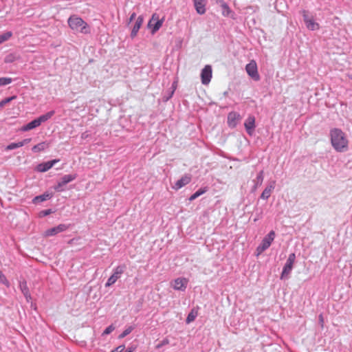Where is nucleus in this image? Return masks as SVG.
<instances>
[{
    "label": "nucleus",
    "instance_id": "obj_1",
    "mask_svg": "<svg viewBox=\"0 0 352 352\" xmlns=\"http://www.w3.org/2000/svg\"><path fill=\"white\" fill-rule=\"evenodd\" d=\"M332 147L337 152H344L348 149L349 140L346 134L338 128H333L329 131Z\"/></svg>",
    "mask_w": 352,
    "mask_h": 352
},
{
    "label": "nucleus",
    "instance_id": "obj_2",
    "mask_svg": "<svg viewBox=\"0 0 352 352\" xmlns=\"http://www.w3.org/2000/svg\"><path fill=\"white\" fill-rule=\"evenodd\" d=\"M69 28L74 31H77L82 34H89L90 29L87 23L80 17L76 15L71 16L67 21Z\"/></svg>",
    "mask_w": 352,
    "mask_h": 352
},
{
    "label": "nucleus",
    "instance_id": "obj_3",
    "mask_svg": "<svg viewBox=\"0 0 352 352\" xmlns=\"http://www.w3.org/2000/svg\"><path fill=\"white\" fill-rule=\"evenodd\" d=\"M302 16L303 17V21L305 22V24L306 25V28L311 30V31H315L320 29V24L317 22H316L314 19L313 16H310L309 14V12L302 10L301 12Z\"/></svg>",
    "mask_w": 352,
    "mask_h": 352
},
{
    "label": "nucleus",
    "instance_id": "obj_4",
    "mask_svg": "<svg viewBox=\"0 0 352 352\" xmlns=\"http://www.w3.org/2000/svg\"><path fill=\"white\" fill-rule=\"evenodd\" d=\"M77 177V174H69L63 175L54 186L56 192H60L65 190L64 186L69 182L75 180Z\"/></svg>",
    "mask_w": 352,
    "mask_h": 352
},
{
    "label": "nucleus",
    "instance_id": "obj_5",
    "mask_svg": "<svg viewBox=\"0 0 352 352\" xmlns=\"http://www.w3.org/2000/svg\"><path fill=\"white\" fill-rule=\"evenodd\" d=\"M126 269V266L124 264L116 267L113 270V274L108 278L107 283H105V287H109L113 285L117 281V280L120 278L121 274L124 273Z\"/></svg>",
    "mask_w": 352,
    "mask_h": 352
},
{
    "label": "nucleus",
    "instance_id": "obj_6",
    "mask_svg": "<svg viewBox=\"0 0 352 352\" xmlns=\"http://www.w3.org/2000/svg\"><path fill=\"white\" fill-rule=\"evenodd\" d=\"M276 234L274 230H271L262 240L261 243L256 248L258 254L267 250L275 238Z\"/></svg>",
    "mask_w": 352,
    "mask_h": 352
},
{
    "label": "nucleus",
    "instance_id": "obj_7",
    "mask_svg": "<svg viewBox=\"0 0 352 352\" xmlns=\"http://www.w3.org/2000/svg\"><path fill=\"white\" fill-rule=\"evenodd\" d=\"M296 261V254L295 253H291L289 254V256L287 259L286 263L283 268V271L281 273L280 278L283 279L286 278L292 272L293 269L294 263Z\"/></svg>",
    "mask_w": 352,
    "mask_h": 352
},
{
    "label": "nucleus",
    "instance_id": "obj_8",
    "mask_svg": "<svg viewBox=\"0 0 352 352\" xmlns=\"http://www.w3.org/2000/svg\"><path fill=\"white\" fill-rule=\"evenodd\" d=\"M247 74L254 80H260V76L258 72L257 65L254 60L251 61L245 66Z\"/></svg>",
    "mask_w": 352,
    "mask_h": 352
},
{
    "label": "nucleus",
    "instance_id": "obj_9",
    "mask_svg": "<svg viewBox=\"0 0 352 352\" xmlns=\"http://www.w3.org/2000/svg\"><path fill=\"white\" fill-rule=\"evenodd\" d=\"M69 228V225L61 223L58 225L57 226L46 230L44 232V236L46 237L55 236L60 232H65Z\"/></svg>",
    "mask_w": 352,
    "mask_h": 352
},
{
    "label": "nucleus",
    "instance_id": "obj_10",
    "mask_svg": "<svg viewBox=\"0 0 352 352\" xmlns=\"http://www.w3.org/2000/svg\"><path fill=\"white\" fill-rule=\"evenodd\" d=\"M212 67L206 65L201 72V78L203 85H208L212 78Z\"/></svg>",
    "mask_w": 352,
    "mask_h": 352
},
{
    "label": "nucleus",
    "instance_id": "obj_11",
    "mask_svg": "<svg viewBox=\"0 0 352 352\" xmlns=\"http://www.w3.org/2000/svg\"><path fill=\"white\" fill-rule=\"evenodd\" d=\"M59 161V159H54L50 161L40 163L36 166V170L40 173L46 172L52 168Z\"/></svg>",
    "mask_w": 352,
    "mask_h": 352
},
{
    "label": "nucleus",
    "instance_id": "obj_12",
    "mask_svg": "<svg viewBox=\"0 0 352 352\" xmlns=\"http://www.w3.org/2000/svg\"><path fill=\"white\" fill-rule=\"evenodd\" d=\"M188 280L186 278H177L172 283L175 290L184 292L187 287Z\"/></svg>",
    "mask_w": 352,
    "mask_h": 352
},
{
    "label": "nucleus",
    "instance_id": "obj_13",
    "mask_svg": "<svg viewBox=\"0 0 352 352\" xmlns=\"http://www.w3.org/2000/svg\"><path fill=\"white\" fill-rule=\"evenodd\" d=\"M244 126L245 128L247 133L249 135H252L254 129L256 127L255 118L254 116H248V118L245 121Z\"/></svg>",
    "mask_w": 352,
    "mask_h": 352
},
{
    "label": "nucleus",
    "instance_id": "obj_14",
    "mask_svg": "<svg viewBox=\"0 0 352 352\" xmlns=\"http://www.w3.org/2000/svg\"><path fill=\"white\" fill-rule=\"evenodd\" d=\"M192 2L197 14L201 15L206 13L207 0H192Z\"/></svg>",
    "mask_w": 352,
    "mask_h": 352
},
{
    "label": "nucleus",
    "instance_id": "obj_15",
    "mask_svg": "<svg viewBox=\"0 0 352 352\" xmlns=\"http://www.w3.org/2000/svg\"><path fill=\"white\" fill-rule=\"evenodd\" d=\"M191 181V176L190 175L186 174L182 176L179 180L176 182L173 188L177 190L182 188L183 186L189 184Z\"/></svg>",
    "mask_w": 352,
    "mask_h": 352
},
{
    "label": "nucleus",
    "instance_id": "obj_16",
    "mask_svg": "<svg viewBox=\"0 0 352 352\" xmlns=\"http://www.w3.org/2000/svg\"><path fill=\"white\" fill-rule=\"evenodd\" d=\"M240 119V115L235 111H231L228 115V124L231 128H234L237 125L238 120Z\"/></svg>",
    "mask_w": 352,
    "mask_h": 352
},
{
    "label": "nucleus",
    "instance_id": "obj_17",
    "mask_svg": "<svg viewBox=\"0 0 352 352\" xmlns=\"http://www.w3.org/2000/svg\"><path fill=\"white\" fill-rule=\"evenodd\" d=\"M275 184H276V182L275 181L270 182L267 184V186L265 187L264 190L262 192V193H261V195L260 196V198L262 199H264V200L268 199V198L271 195V193L272 192V191L275 188Z\"/></svg>",
    "mask_w": 352,
    "mask_h": 352
},
{
    "label": "nucleus",
    "instance_id": "obj_18",
    "mask_svg": "<svg viewBox=\"0 0 352 352\" xmlns=\"http://www.w3.org/2000/svg\"><path fill=\"white\" fill-rule=\"evenodd\" d=\"M143 22H144V16L142 15H140L137 18L136 21L131 30V35H130L131 38H134L137 36L139 30L140 29L141 26L142 25Z\"/></svg>",
    "mask_w": 352,
    "mask_h": 352
},
{
    "label": "nucleus",
    "instance_id": "obj_19",
    "mask_svg": "<svg viewBox=\"0 0 352 352\" xmlns=\"http://www.w3.org/2000/svg\"><path fill=\"white\" fill-rule=\"evenodd\" d=\"M19 288L27 302H29L32 299V296L28 287L27 282L25 280L21 281L19 283Z\"/></svg>",
    "mask_w": 352,
    "mask_h": 352
},
{
    "label": "nucleus",
    "instance_id": "obj_20",
    "mask_svg": "<svg viewBox=\"0 0 352 352\" xmlns=\"http://www.w3.org/2000/svg\"><path fill=\"white\" fill-rule=\"evenodd\" d=\"M53 197L52 193H50L48 192H45L43 194L36 196L32 199V203L34 204H38L43 201L50 199Z\"/></svg>",
    "mask_w": 352,
    "mask_h": 352
},
{
    "label": "nucleus",
    "instance_id": "obj_21",
    "mask_svg": "<svg viewBox=\"0 0 352 352\" xmlns=\"http://www.w3.org/2000/svg\"><path fill=\"white\" fill-rule=\"evenodd\" d=\"M264 179V171L261 170L256 175L255 179L253 180L254 185L252 186V191L254 192L256 189L261 186Z\"/></svg>",
    "mask_w": 352,
    "mask_h": 352
},
{
    "label": "nucleus",
    "instance_id": "obj_22",
    "mask_svg": "<svg viewBox=\"0 0 352 352\" xmlns=\"http://www.w3.org/2000/svg\"><path fill=\"white\" fill-rule=\"evenodd\" d=\"M222 8V15L223 16H230V18L235 19V13L230 8L228 3H225L221 6Z\"/></svg>",
    "mask_w": 352,
    "mask_h": 352
},
{
    "label": "nucleus",
    "instance_id": "obj_23",
    "mask_svg": "<svg viewBox=\"0 0 352 352\" xmlns=\"http://www.w3.org/2000/svg\"><path fill=\"white\" fill-rule=\"evenodd\" d=\"M49 146H50L49 143H47V142H40V143L34 145L32 148V151L33 153H38V152L45 151V149L48 148Z\"/></svg>",
    "mask_w": 352,
    "mask_h": 352
},
{
    "label": "nucleus",
    "instance_id": "obj_24",
    "mask_svg": "<svg viewBox=\"0 0 352 352\" xmlns=\"http://www.w3.org/2000/svg\"><path fill=\"white\" fill-rule=\"evenodd\" d=\"M40 124L38 122L36 118L28 122L27 124L23 126L21 129L22 131H28L39 126Z\"/></svg>",
    "mask_w": 352,
    "mask_h": 352
},
{
    "label": "nucleus",
    "instance_id": "obj_25",
    "mask_svg": "<svg viewBox=\"0 0 352 352\" xmlns=\"http://www.w3.org/2000/svg\"><path fill=\"white\" fill-rule=\"evenodd\" d=\"M55 114V111L52 110L46 113L45 114L41 115L36 118L38 122L41 125L43 122L47 121Z\"/></svg>",
    "mask_w": 352,
    "mask_h": 352
},
{
    "label": "nucleus",
    "instance_id": "obj_26",
    "mask_svg": "<svg viewBox=\"0 0 352 352\" xmlns=\"http://www.w3.org/2000/svg\"><path fill=\"white\" fill-rule=\"evenodd\" d=\"M207 191H208V187H206V186L204 187V188H199L198 190H197L195 193H193L189 197V201H192L196 199L197 197H199V196L202 195L203 194H204Z\"/></svg>",
    "mask_w": 352,
    "mask_h": 352
},
{
    "label": "nucleus",
    "instance_id": "obj_27",
    "mask_svg": "<svg viewBox=\"0 0 352 352\" xmlns=\"http://www.w3.org/2000/svg\"><path fill=\"white\" fill-rule=\"evenodd\" d=\"M174 92L175 88L167 90L165 93L163 94L162 100L164 102L168 101L173 97Z\"/></svg>",
    "mask_w": 352,
    "mask_h": 352
},
{
    "label": "nucleus",
    "instance_id": "obj_28",
    "mask_svg": "<svg viewBox=\"0 0 352 352\" xmlns=\"http://www.w3.org/2000/svg\"><path fill=\"white\" fill-rule=\"evenodd\" d=\"M164 21V19L162 18V19H158L155 24L152 27L151 32L152 34L155 33L157 30H160V28L162 27L163 22Z\"/></svg>",
    "mask_w": 352,
    "mask_h": 352
},
{
    "label": "nucleus",
    "instance_id": "obj_29",
    "mask_svg": "<svg viewBox=\"0 0 352 352\" xmlns=\"http://www.w3.org/2000/svg\"><path fill=\"white\" fill-rule=\"evenodd\" d=\"M12 36V32L7 31L0 35V44L8 41Z\"/></svg>",
    "mask_w": 352,
    "mask_h": 352
},
{
    "label": "nucleus",
    "instance_id": "obj_30",
    "mask_svg": "<svg viewBox=\"0 0 352 352\" xmlns=\"http://www.w3.org/2000/svg\"><path fill=\"white\" fill-rule=\"evenodd\" d=\"M133 329H134V327H133V326L128 327L123 331V332L121 334L119 335L118 338L120 339L124 338V337L128 336L129 333H131Z\"/></svg>",
    "mask_w": 352,
    "mask_h": 352
},
{
    "label": "nucleus",
    "instance_id": "obj_31",
    "mask_svg": "<svg viewBox=\"0 0 352 352\" xmlns=\"http://www.w3.org/2000/svg\"><path fill=\"white\" fill-rule=\"evenodd\" d=\"M12 82V78L1 77L0 78V87L10 84Z\"/></svg>",
    "mask_w": 352,
    "mask_h": 352
},
{
    "label": "nucleus",
    "instance_id": "obj_32",
    "mask_svg": "<svg viewBox=\"0 0 352 352\" xmlns=\"http://www.w3.org/2000/svg\"><path fill=\"white\" fill-rule=\"evenodd\" d=\"M0 283L9 287L10 284L3 273L0 270Z\"/></svg>",
    "mask_w": 352,
    "mask_h": 352
},
{
    "label": "nucleus",
    "instance_id": "obj_33",
    "mask_svg": "<svg viewBox=\"0 0 352 352\" xmlns=\"http://www.w3.org/2000/svg\"><path fill=\"white\" fill-rule=\"evenodd\" d=\"M16 98V96H12L11 97L6 98L5 99L2 100L0 102V108H3L6 104L9 103L10 102Z\"/></svg>",
    "mask_w": 352,
    "mask_h": 352
},
{
    "label": "nucleus",
    "instance_id": "obj_34",
    "mask_svg": "<svg viewBox=\"0 0 352 352\" xmlns=\"http://www.w3.org/2000/svg\"><path fill=\"white\" fill-rule=\"evenodd\" d=\"M19 147H21L19 142H12V143L9 144L6 146V151L14 150V149L19 148Z\"/></svg>",
    "mask_w": 352,
    "mask_h": 352
},
{
    "label": "nucleus",
    "instance_id": "obj_35",
    "mask_svg": "<svg viewBox=\"0 0 352 352\" xmlns=\"http://www.w3.org/2000/svg\"><path fill=\"white\" fill-rule=\"evenodd\" d=\"M197 313H195L193 311H191L188 314V316H187V318H186V323H188H188H190V322H191L194 321V320H195V318H196V317H197Z\"/></svg>",
    "mask_w": 352,
    "mask_h": 352
},
{
    "label": "nucleus",
    "instance_id": "obj_36",
    "mask_svg": "<svg viewBox=\"0 0 352 352\" xmlns=\"http://www.w3.org/2000/svg\"><path fill=\"white\" fill-rule=\"evenodd\" d=\"M54 211L52 210V209H47V210H41L39 213H38V217L42 218V217H45L52 213H53Z\"/></svg>",
    "mask_w": 352,
    "mask_h": 352
},
{
    "label": "nucleus",
    "instance_id": "obj_37",
    "mask_svg": "<svg viewBox=\"0 0 352 352\" xmlns=\"http://www.w3.org/2000/svg\"><path fill=\"white\" fill-rule=\"evenodd\" d=\"M115 329L113 324L108 326L103 331L102 336L110 334Z\"/></svg>",
    "mask_w": 352,
    "mask_h": 352
},
{
    "label": "nucleus",
    "instance_id": "obj_38",
    "mask_svg": "<svg viewBox=\"0 0 352 352\" xmlns=\"http://www.w3.org/2000/svg\"><path fill=\"white\" fill-rule=\"evenodd\" d=\"M14 60V56L12 54H10L5 57L4 62L6 63H12Z\"/></svg>",
    "mask_w": 352,
    "mask_h": 352
},
{
    "label": "nucleus",
    "instance_id": "obj_39",
    "mask_svg": "<svg viewBox=\"0 0 352 352\" xmlns=\"http://www.w3.org/2000/svg\"><path fill=\"white\" fill-rule=\"evenodd\" d=\"M169 343V341L167 338H165L163 340H162L160 342H159L157 345H156V347L157 349H160L161 346L165 345V344H168Z\"/></svg>",
    "mask_w": 352,
    "mask_h": 352
},
{
    "label": "nucleus",
    "instance_id": "obj_40",
    "mask_svg": "<svg viewBox=\"0 0 352 352\" xmlns=\"http://www.w3.org/2000/svg\"><path fill=\"white\" fill-rule=\"evenodd\" d=\"M124 349H125L124 345H120V346H117L116 349H112L111 351V352H123Z\"/></svg>",
    "mask_w": 352,
    "mask_h": 352
},
{
    "label": "nucleus",
    "instance_id": "obj_41",
    "mask_svg": "<svg viewBox=\"0 0 352 352\" xmlns=\"http://www.w3.org/2000/svg\"><path fill=\"white\" fill-rule=\"evenodd\" d=\"M32 139L31 138H25L24 140H23L22 141H20V144L22 146H23L24 145L30 143L31 142Z\"/></svg>",
    "mask_w": 352,
    "mask_h": 352
},
{
    "label": "nucleus",
    "instance_id": "obj_42",
    "mask_svg": "<svg viewBox=\"0 0 352 352\" xmlns=\"http://www.w3.org/2000/svg\"><path fill=\"white\" fill-rule=\"evenodd\" d=\"M318 321H319V324H320L321 327L323 328V327H324V318H323V316H322V314H320L318 316Z\"/></svg>",
    "mask_w": 352,
    "mask_h": 352
},
{
    "label": "nucleus",
    "instance_id": "obj_43",
    "mask_svg": "<svg viewBox=\"0 0 352 352\" xmlns=\"http://www.w3.org/2000/svg\"><path fill=\"white\" fill-rule=\"evenodd\" d=\"M135 16H136V13L133 12L129 19V21H128L127 24L129 25V23L135 19Z\"/></svg>",
    "mask_w": 352,
    "mask_h": 352
},
{
    "label": "nucleus",
    "instance_id": "obj_44",
    "mask_svg": "<svg viewBox=\"0 0 352 352\" xmlns=\"http://www.w3.org/2000/svg\"><path fill=\"white\" fill-rule=\"evenodd\" d=\"M213 1H214L215 3L219 4L221 6V7L223 6V3H226L223 0H213Z\"/></svg>",
    "mask_w": 352,
    "mask_h": 352
},
{
    "label": "nucleus",
    "instance_id": "obj_45",
    "mask_svg": "<svg viewBox=\"0 0 352 352\" xmlns=\"http://www.w3.org/2000/svg\"><path fill=\"white\" fill-rule=\"evenodd\" d=\"M133 350H135V349L128 348L124 352H133Z\"/></svg>",
    "mask_w": 352,
    "mask_h": 352
},
{
    "label": "nucleus",
    "instance_id": "obj_46",
    "mask_svg": "<svg viewBox=\"0 0 352 352\" xmlns=\"http://www.w3.org/2000/svg\"><path fill=\"white\" fill-rule=\"evenodd\" d=\"M349 78L352 80V75L349 76Z\"/></svg>",
    "mask_w": 352,
    "mask_h": 352
}]
</instances>
